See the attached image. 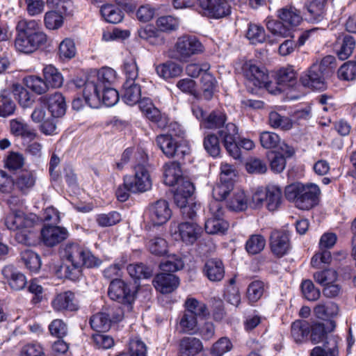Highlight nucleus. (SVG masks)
<instances>
[{"instance_id":"f257e3e1","label":"nucleus","mask_w":356,"mask_h":356,"mask_svg":"<svg viewBox=\"0 0 356 356\" xmlns=\"http://www.w3.org/2000/svg\"><path fill=\"white\" fill-rule=\"evenodd\" d=\"M61 257L65 263V275L72 281L81 275L82 267H98L102 261L77 243L69 242L60 250Z\"/></svg>"},{"instance_id":"f03ea898","label":"nucleus","mask_w":356,"mask_h":356,"mask_svg":"<svg viewBox=\"0 0 356 356\" xmlns=\"http://www.w3.org/2000/svg\"><path fill=\"white\" fill-rule=\"evenodd\" d=\"M35 214H26L22 210L13 209L4 218V225L10 232L15 233V239L19 243L33 245L38 238Z\"/></svg>"},{"instance_id":"7ed1b4c3","label":"nucleus","mask_w":356,"mask_h":356,"mask_svg":"<svg viewBox=\"0 0 356 356\" xmlns=\"http://www.w3.org/2000/svg\"><path fill=\"white\" fill-rule=\"evenodd\" d=\"M15 46L17 51L31 54L47 46L48 38L39 24L34 21H21L16 27Z\"/></svg>"},{"instance_id":"20e7f679","label":"nucleus","mask_w":356,"mask_h":356,"mask_svg":"<svg viewBox=\"0 0 356 356\" xmlns=\"http://www.w3.org/2000/svg\"><path fill=\"white\" fill-rule=\"evenodd\" d=\"M284 194L286 200L299 209L309 210L318 204L321 190L316 184L297 182L286 186Z\"/></svg>"},{"instance_id":"39448f33","label":"nucleus","mask_w":356,"mask_h":356,"mask_svg":"<svg viewBox=\"0 0 356 356\" xmlns=\"http://www.w3.org/2000/svg\"><path fill=\"white\" fill-rule=\"evenodd\" d=\"M279 19H268L267 29L274 35L286 38L302 20L300 13L293 6H286L277 11Z\"/></svg>"},{"instance_id":"423d86ee","label":"nucleus","mask_w":356,"mask_h":356,"mask_svg":"<svg viewBox=\"0 0 356 356\" xmlns=\"http://www.w3.org/2000/svg\"><path fill=\"white\" fill-rule=\"evenodd\" d=\"M136 165L134 167V175L126 176L125 184L131 193L145 192L152 187V180L145 163L147 161V154L143 151L134 154Z\"/></svg>"},{"instance_id":"0eeeda50","label":"nucleus","mask_w":356,"mask_h":356,"mask_svg":"<svg viewBox=\"0 0 356 356\" xmlns=\"http://www.w3.org/2000/svg\"><path fill=\"white\" fill-rule=\"evenodd\" d=\"M255 207H260L264 203L270 211L277 210L282 205L283 197L282 188L275 184H268L264 188H258L252 197Z\"/></svg>"},{"instance_id":"6e6552de","label":"nucleus","mask_w":356,"mask_h":356,"mask_svg":"<svg viewBox=\"0 0 356 356\" xmlns=\"http://www.w3.org/2000/svg\"><path fill=\"white\" fill-rule=\"evenodd\" d=\"M241 69L247 81L257 89H268L271 86L273 81L268 70L258 65L254 60H246Z\"/></svg>"},{"instance_id":"1a4fd4ad","label":"nucleus","mask_w":356,"mask_h":356,"mask_svg":"<svg viewBox=\"0 0 356 356\" xmlns=\"http://www.w3.org/2000/svg\"><path fill=\"white\" fill-rule=\"evenodd\" d=\"M199 13L208 19H220L232 14V6L227 0H196Z\"/></svg>"},{"instance_id":"9d476101","label":"nucleus","mask_w":356,"mask_h":356,"mask_svg":"<svg viewBox=\"0 0 356 356\" xmlns=\"http://www.w3.org/2000/svg\"><path fill=\"white\" fill-rule=\"evenodd\" d=\"M204 47L200 40L193 35H184L178 38L175 44L177 58L181 62H188L190 58L204 51Z\"/></svg>"},{"instance_id":"9b49d317","label":"nucleus","mask_w":356,"mask_h":356,"mask_svg":"<svg viewBox=\"0 0 356 356\" xmlns=\"http://www.w3.org/2000/svg\"><path fill=\"white\" fill-rule=\"evenodd\" d=\"M335 327L336 323L332 320L314 323L309 326L310 341L314 344L323 343L322 346H325L331 338H334L337 345L340 346L341 339L333 333Z\"/></svg>"},{"instance_id":"f8f14e48","label":"nucleus","mask_w":356,"mask_h":356,"mask_svg":"<svg viewBox=\"0 0 356 356\" xmlns=\"http://www.w3.org/2000/svg\"><path fill=\"white\" fill-rule=\"evenodd\" d=\"M210 216L205 222L204 228L209 234H225L229 228V223L222 217L224 211L222 203L211 201L209 204Z\"/></svg>"},{"instance_id":"ddd939ff","label":"nucleus","mask_w":356,"mask_h":356,"mask_svg":"<svg viewBox=\"0 0 356 356\" xmlns=\"http://www.w3.org/2000/svg\"><path fill=\"white\" fill-rule=\"evenodd\" d=\"M156 142L163 153L169 158L182 159L188 151L187 146L179 143L176 138L169 134L158 136Z\"/></svg>"},{"instance_id":"4468645a","label":"nucleus","mask_w":356,"mask_h":356,"mask_svg":"<svg viewBox=\"0 0 356 356\" xmlns=\"http://www.w3.org/2000/svg\"><path fill=\"white\" fill-rule=\"evenodd\" d=\"M218 134L229 154L235 159L241 158V149L236 143L238 128L234 123H227L218 131Z\"/></svg>"},{"instance_id":"2eb2a0df","label":"nucleus","mask_w":356,"mask_h":356,"mask_svg":"<svg viewBox=\"0 0 356 356\" xmlns=\"http://www.w3.org/2000/svg\"><path fill=\"white\" fill-rule=\"evenodd\" d=\"M108 294L111 299L127 305H130L135 298L134 292L131 290L129 285L120 279L111 282Z\"/></svg>"},{"instance_id":"dca6fc26","label":"nucleus","mask_w":356,"mask_h":356,"mask_svg":"<svg viewBox=\"0 0 356 356\" xmlns=\"http://www.w3.org/2000/svg\"><path fill=\"white\" fill-rule=\"evenodd\" d=\"M145 215L149 223L159 226L170 218L172 211L167 201L159 200L149 205Z\"/></svg>"},{"instance_id":"f3484780","label":"nucleus","mask_w":356,"mask_h":356,"mask_svg":"<svg viewBox=\"0 0 356 356\" xmlns=\"http://www.w3.org/2000/svg\"><path fill=\"white\" fill-rule=\"evenodd\" d=\"M39 101L47 106L53 118H61L65 114L67 104L64 96L60 92H56L49 96H41Z\"/></svg>"},{"instance_id":"a211bd4d","label":"nucleus","mask_w":356,"mask_h":356,"mask_svg":"<svg viewBox=\"0 0 356 356\" xmlns=\"http://www.w3.org/2000/svg\"><path fill=\"white\" fill-rule=\"evenodd\" d=\"M201 227L193 222H184L178 225L172 232L176 240H181L186 244H193L198 238Z\"/></svg>"},{"instance_id":"6ab92c4d","label":"nucleus","mask_w":356,"mask_h":356,"mask_svg":"<svg viewBox=\"0 0 356 356\" xmlns=\"http://www.w3.org/2000/svg\"><path fill=\"white\" fill-rule=\"evenodd\" d=\"M270 246L272 252L277 257L287 254L291 248L289 234L284 231L274 230L270 234Z\"/></svg>"},{"instance_id":"aec40b11","label":"nucleus","mask_w":356,"mask_h":356,"mask_svg":"<svg viewBox=\"0 0 356 356\" xmlns=\"http://www.w3.org/2000/svg\"><path fill=\"white\" fill-rule=\"evenodd\" d=\"M318 63L313 64L300 78V82L304 87L310 89H323L325 86V73L319 69Z\"/></svg>"},{"instance_id":"412c9836","label":"nucleus","mask_w":356,"mask_h":356,"mask_svg":"<svg viewBox=\"0 0 356 356\" xmlns=\"http://www.w3.org/2000/svg\"><path fill=\"white\" fill-rule=\"evenodd\" d=\"M179 278L174 274L161 273L152 280L155 289L162 294H168L175 291L179 285Z\"/></svg>"},{"instance_id":"4be33fe9","label":"nucleus","mask_w":356,"mask_h":356,"mask_svg":"<svg viewBox=\"0 0 356 356\" xmlns=\"http://www.w3.org/2000/svg\"><path fill=\"white\" fill-rule=\"evenodd\" d=\"M68 237L67 230L58 226L45 225L41 229V238L44 244L54 247Z\"/></svg>"},{"instance_id":"5701e85b","label":"nucleus","mask_w":356,"mask_h":356,"mask_svg":"<svg viewBox=\"0 0 356 356\" xmlns=\"http://www.w3.org/2000/svg\"><path fill=\"white\" fill-rule=\"evenodd\" d=\"M204 349L202 341L195 337L181 338L177 346V356H197Z\"/></svg>"},{"instance_id":"b1692460","label":"nucleus","mask_w":356,"mask_h":356,"mask_svg":"<svg viewBox=\"0 0 356 356\" xmlns=\"http://www.w3.org/2000/svg\"><path fill=\"white\" fill-rule=\"evenodd\" d=\"M272 76L277 86L275 89H281L278 86L293 89L298 82V74L292 66L281 67L275 71Z\"/></svg>"},{"instance_id":"393cba45","label":"nucleus","mask_w":356,"mask_h":356,"mask_svg":"<svg viewBox=\"0 0 356 356\" xmlns=\"http://www.w3.org/2000/svg\"><path fill=\"white\" fill-rule=\"evenodd\" d=\"M92 76L95 77V83H97V89H115L117 74L113 69L108 67H102L92 73Z\"/></svg>"},{"instance_id":"a878e982","label":"nucleus","mask_w":356,"mask_h":356,"mask_svg":"<svg viewBox=\"0 0 356 356\" xmlns=\"http://www.w3.org/2000/svg\"><path fill=\"white\" fill-rule=\"evenodd\" d=\"M51 306L57 312H73L79 308L74 294L70 291L57 294L51 301Z\"/></svg>"},{"instance_id":"bb28decb","label":"nucleus","mask_w":356,"mask_h":356,"mask_svg":"<svg viewBox=\"0 0 356 356\" xmlns=\"http://www.w3.org/2000/svg\"><path fill=\"white\" fill-rule=\"evenodd\" d=\"M1 272L3 277L7 280L8 285L13 290L20 291L26 286L27 284L26 276L13 266H5Z\"/></svg>"},{"instance_id":"cd10ccee","label":"nucleus","mask_w":356,"mask_h":356,"mask_svg":"<svg viewBox=\"0 0 356 356\" xmlns=\"http://www.w3.org/2000/svg\"><path fill=\"white\" fill-rule=\"evenodd\" d=\"M43 83L45 89H59L64 81L61 72L53 65H48L42 70Z\"/></svg>"},{"instance_id":"c85d7f7f","label":"nucleus","mask_w":356,"mask_h":356,"mask_svg":"<svg viewBox=\"0 0 356 356\" xmlns=\"http://www.w3.org/2000/svg\"><path fill=\"white\" fill-rule=\"evenodd\" d=\"M194 190V186L190 181H182L174 194V200L176 205L181 209L191 203L193 200L192 195Z\"/></svg>"},{"instance_id":"c756f323","label":"nucleus","mask_w":356,"mask_h":356,"mask_svg":"<svg viewBox=\"0 0 356 356\" xmlns=\"http://www.w3.org/2000/svg\"><path fill=\"white\" fill-rule=\"evenodd\" d=\"M35 172L33 170H23L19 172L13 184L23 194H27L35 184Z\"/></svg>"},{"instance_id":"7c9ffc66","label":"nucleus","mask_w":356,"mask_h":356,"mask_svg":"<svg viewBox=\"0 0 356 356\" xmlns=\"http://www.w3.org/2000/svg\"><path fill=\"white\" fill-rule=\"evenodd\" d=\"M138 37L152 45H161L165 39L159 29L152 24H147L138 30Z\"/></svg>"},{"instance_id":"2f4dec72","label":"nucleus","mask_w":356,"mask_h":356,"mask_svg":"<svg viewBox=\"0 0 356 356\" xmlns=\"http://www.w3.org/2000/svg\"><path fill=\"white\" fill-rule=\"evenodd\" d=\"M182 179L180 165L177 162H169L164 165V179L165 185L175 186L177 184H181Z\"/></svg>"},{"instance_id":"473e14b6","label":"nucleus","mask_w":356,"mask_h":356,"mask_svg":"<svg viewBox=\"0 0 356 356\" xmlns=\"http://www.w3.org/2000/svg\"><path fill=\"white\" fill-rule=\"evenodd\" d=\"M204 272L209 280L220 281L225 275L222 262L216 259L208 260L204 265Z\"/></svg>"},{"instance_id":"72a5a7b5","label":"nucleus","mask_w":356,"mask_h":356,"mask_svg":"<svg viewBox=\"0 0 356 356\" xmlns=\"http://www.w3.org/2000/svg\"><path fill=\"white\" fill-rule=\"evenodd\" d=\"M100 13L106 22L118 24L124 18L123 10L115 5L106 3L101 6Z\"/></svg>"},{"instance_id":"f704fd0d","label":"nucleus","mask_w":356,"mask_h":356,"mask_svg":"<svg viewBox=\"0 0 356 356\" xmlns=\"http://www.w3.org/2000/svg\"><path fill=\"white\" fill-rule=\"evenodd\" d=\"M10 125L11 133L16 136H20L30 140L35 138L36 134L34 130L23 120H12L10 122Z\"/></svg>"},{"instance_id":"c9c22d12","label":"nucleus","mask_w":356,"mask_h":356,"mask_svg":"<svg viewBox=\"0 0 356 356\" xmlns=\"http://www.w3.org/2000/svg\"><path fill=\"white\" fill-rule=\"evenodd\" d=\"M123 71L126 76V81L121 89H142L140 85L135 83L138 76V69L135 62L124 63Z\"/></svg>"},{"instance_id":"e433bc0d","label":"nucleus","mask_w":356,"mask_h":356,"mask_svg":"<svg viewBox=\"0 0 356 356\" xmlns=\"http://www.w3.org/2000/svg\"><path fill=\"white\" fill-rule=\"evenodd\" d=\"M157 74L164 79L179 76L182 72V67L172 61H167L158 65L156 68Z\"/></svg>"},{"instance_id":"4c0bfd02","label":"nucleus","mask_w":356,"mask_h":356,"mask_svg":"<svg viewBox=\"0 0 356 356\" xmlns=\"http://www.w3.org/2000/svg\"><path fill=\"white\" fill-rule=\"evenodd\" d=\"M227 121V115L220 111H213L202 120V125L208 129H217L223 127Z\"/></svg>"},{"instance_id":"58836bf2","label":"nucleus","mask_w":356,"mask_h":356,"mask_svg":"<svg viewBox=\"0 0 356 356\" xmlns=\"http://www.w3.org/2000/svg\"><path fill=\"white\" fill-rule=\"evenodd\" d=\"M112 323L110 314L106 312H98L92 315L90 318V324L94 330L97 332H105L108 330Z\"/></svg>"},{"instance_id":"ea45409f","label":"nucleus","mask_w":356,"mask_h":356,"mask_svg":"<svg viewBox=\"0 0 356 356\" xmlns=\"http://www.w3.org/2000/svg\"><path fill=\"white\" fill-rule=\"evenodd\" d=\"M265 291V284L261 280H254L248 286L246 297L250 305H253L263 296Z\"/></svg>"},{"instance_id":"a19ab883","label":"nucleus","mask_w":356,"mask_h":356,"mask_svg":"<svg viewBox=\"0 0 356 356\" xmlns=\"http://www.w3.org/2000/svg\"><path fill=\"white\" fill-rule=\"evenodd\" d=\"M185 312L192 314L196 318L205 317L209 314L207 305L194 298H188L184 303Z\"/></svg>"},{"instance_id":"79ce46f5","label":"nucleus","mask_w":356,"mask_h":356,"mask_svg":"<svg viewBox=\"0 0 356 356\" xmlns=\"http://www.w3.org/2000/svg\"><path fill=\"white\" fill-rule=\"evenodd\" d=\"M326 2L321 0H312L307 6V11L309 14V20L313 22H319L324 19L325 15Z\"/></svg>"},{"instance_id":"37998d69","label":"nucleus","mask_w":356,"mask_h":356,"mask_svg":"<svg viewBox=\"0 0 356 356\" xmlns=\"http://www.w3.org/2000/svg\"><path fill=\"white\" fill-rule=\"evenodd\" d=\"M21 259L26 268L31 272L36 273L41 266V261L39 255L29 249H26L21 252Z\"/></svg>"},{"instance_id":"c03bdc74","label":"nucleus","mask_w":356,"mask_h":356,"mask_svg":"<svg viewBox=\"0 0 356 356\" xmlns=\"http://www.w3.org/2000/svg\"><path fill=\"white\" fill-rule=\"evenodd\" d=\"M339 346L337 345L334 338L327 343L325 346H316L310 351L309 356H339Z\"/></svg>"},{"instance_id":"a18cd8bd","label":"nucleus","mask_w":356,"mask_h":356,"mask_svg":"<svg viewBox=\"0 0 356 356\" xmlns=\"http://www.w3.org/2000/svg\"><path fill=\"white\" fill-rule=\"evenodd\" d=\"M192 314L184 312L180 316L179 320V327L182 333L193 334L197 331V321Z\"/></svg>"},{"instance_id":"49530a36","label":"nucleus","mask_w":356,"mask_h":356,"mask_svg":"<svg viewBox=\"0 0 356 356\" xmlns=\"http://www.w3.org/2000/svg\"><path fill=\"white\" fill-rule=\"evenodd\" d=\"M156 26L160 33H170L178 29L179 22L178 18L171 15H163L157 18Z\"/></svg>"},{"instance_id":"de8ad7c7","label":"nucleus","mask_w":356,"mask_h":356,"mask_svg":"<svg viewBox=\"0 0 356 356\" xmlns=\"http://www.w3.org/2000/svg\"><path fill=\"white\" fill-rule=\"evenodd\" d=\"M268 122L270 126L274 129L287 131L293 127V122L289 117L282 116L275 111L269 113Z\"/></svg>"},{"instance_id":"09e8293b","label":"nucleus","mask_w":356,"mask_h":356,"mask_svg":"<svg viewBox=\"0 0 356 356\" xmlns=\"http://www.w3.org/2000/svg\"><path fill=\"white\" fill-rule=\"evenodd\" d=\"M245 36L253 44L262 43L266 41V38L264 27L252 23L248 24Z\"/></svg>"},{"instance_id":"8fccbe9b","label":"nucleus","mask_w":356,"mask_h":356,"mask_svg":"<svg viewBox=\"0 0 356 356\" xmlns=\"http://www.w3.org/2000/svg\"><path fill=\"white\" fill-rule=\"evenodd\" d=\"M309 334V325L305 321H296L291 325V337L296 343H301Z\"/></svg>"},{"instance_id":"3c124183","label":"nucleus","mask_w":356,"mask_h":356,"mask_svg":"<svg viewBox=\"0 0 356 356\" xmlns=\"http://www.w3.org/2000/svg\"><path fill=\"white\" fill-rule=\"evenodd\" d=\"M44 24L49 30H58L64 24V17L55 9L47 11L44 16Z\"/></svg>"},{"instance_id":"603ef678","label":"nucleus","mask_w":356,"mask_h":356,"mask_svg":"<svg viewBox=\"0 0 356 356\" xmlns=\"http://www.w3.org/2000/svg\"><path fill=\"white\" fill-rule=\"evenodd\" d=\"M116 356H147V346L140 339H133L130 340L128 350Z\"/></svg>"},{"instance_id":"864d4df0","label":"nucleus","mask_w":356,"mask_h":356,"mask_svg":"<svg viewBox=\"0 0 356 356\" xmlns=\"http://www.w3.org/2000/svg\"><path fill=\"white\" fill-rule=\"evenodd\" d=\"M233 181H225L218 183L213 188L212 195L213 200L212 201H218L221 203V201L225 200L229 192L233 189Z\"/></svg>"},{"instance_id":"5fc2aeb1","label":"nucleus","mask_w":356,"mask_h":356,"mask_svg":"<svg viewBox=\"0 0 356 356\" xmlns=\"http://www.w3.org/2000/svg\"><path fill=\"white\" fill-rule=\"evenodd\" d=\"M259 141L263 148L271 149L278 147L281 143V138L275 132L264 131L260 133Z\"/></svg>"},{"instance_id":"6e6d98bb","label":"nucleus","mask_w":356,"mask_h":356,"mask_svg":"<svg viewBox=\"0 0 356 356\" xmlns=\"http://www.w3.org/2000/svg\"><path fill=\"white\" fill-rule=\"evenodd\" d=\"M76 49L74 40L71 38H65L59 44L58 54L62 60H70L74 58Z\"/></svg>"},{"instance_id":"4d7b16f0","label":"nucleus","mask_w":356,"mask_h":356,"mask_svg":"<svg viewBox=\"0 0 356 356\" xmlns=\"http://www.w3.org/2000/svg\"><path fill=\"white\" fill-rule=\"evenodd\" d=\"M314 280L316 282L325 286L332 282H336L338 278V273L332 268H327L314 273Z\"/></svg>"},{"instance_id":"13d9d810","label":"nucleus","mask_w":356,"mask_h":356,"mask_svg":"<svg viewBox=\"0 0 356 356\" xmlns=\"http://www.w3.org/2000/svg\"><path fill=\"white\" fill-rule=\"evenodd\" d=\"M266 239L260 234H253L245 243V250L250 254H257L265 248Z\"/></svg>"},{"instance_id":"bf43d9fd","label":"nucleus","mask_w":356,"mask_h":356,"mask_svg":"<svg viewBox=\"0 0 356 356\" xmlns=\"http://www.w3.org/2000/svg\"><path fill=\"white\" fill-rule=\"evenodd\" d=\"M19 104L23 107H30L42 96L41 90H16Z\"/></svg>"},{"instance_id":"052dcab7","label":"nucleus","mask_w":356,"mask_h":356,"mask_svg":"<svg viewBox=\"0 0 356 356\" xmlns=\"http://www.w3.org/2000/svg\"><path fill=\"white\" fill-rule=\"evenodd\" d=\"M129 275L135 279H147L152 276V269L143 264H133L127 266Z\"/></svg>"},{"instance_id":"680f3d73","label":"nucleus","mask_w":356,"mask_h":356,"mask_svg":"<svg viewBox=\"0 0 356 356\" xmlns=\"http://www.w3.org/2000/svg\"><path fill=\"white\" fill-rule=\"evenodd\" d=\"M227 207L236 211L245 210L248 207V200L244 191L240 190L235 191L228 202Z\"/></svg>"},{"instance_id":"e2e57ef3","label":"nucleus","mask_w":356,"mask_h":356,"mask_svg":"<svg viewBox=\"0 0 356 356\" xmlns=\"http://www.w3.org/2000/svg\"><path fill=\"white\" fill-rule=\"evenodd\" d=\"M204 147L212 157H217L220 154V146L218 137L214 134H209L204 138Z\"/></svg>"},{"instance_id":"0e129e2a","label":"nucleus","mask_w":356,"mask_h":356,"mask_svg":"<svg viewBox=\"0 0 356 356\" xmlns=\"http://www.w3.org/2000/svg\"><path fill=\"white\" fill-rule=\"evenodd\" d=\"M184 266V264L182 259L179 257L173 254L162 261L159 267L163 272L173 273L182 269Z\"/></svg>"},{"instance_id":"69168bd1","label":"nucleus","mask_w":356,"mask_h":356,"mask_svg":"<svg viewBox=\"0 0 356 356\" xmlns=\"http://www.w3.org/2000/svg\"><path fill=\"white\" fill-rule=\"evenodd\" d=\"M138 104L141 111L145 113L149 119L152 121H157L159 117V111L153 106L149 98L141 97Z\"/></svg>"},{"instance_id":"338daca9","label":"nucleus","mask_w":356,"mask_h":356,"mask_svg":"<svg viewBox=\"0 0 356 356\" xmlns=\"http://www.w3.org/2000/svg\"><path fill=\"white\" fill-rule=\"evenodd\" d=\"M338 77L343 81H352L356 79V63L348 61L343 63L337 72Z\"/></svg>"},{"instance_id":"774afa93","label":"nucleus","mask_w":356,"mask_h":356,"mask_svg":"<svg viewBox=\"0 0 356 356\" xmlns=\"http://www.w3.org/2000/svg\"><path fill=\"white\" fill-rule=\"evenodd\" d=\"M301 290L303 296L309 301H316L320 298V290L309 280L302 281Z\"/></svg>"}]
</instances>
